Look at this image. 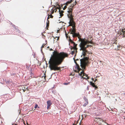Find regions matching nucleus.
<instances>
[{"label":"nucleus","instance_id":"6","mask_svg":"<svg viewBox=\"0 0 125 125\" xmlns=\"http://www.w3.org/2000/svg\"><path fill=\"white\" fill-rule=\"evenodd\" d=\"M80 66L82 68H85L86 63L85 62L84 60L83 59H82L80 60Z\"/></svg>","mask_w":125,"mask_h":125},{"label":"nucleus","instance_id":"26","mask_svg":"<svg viewBox=\"0 0 125 125\" xmlns=\"http://www.w3.org/2000/svg\"><path fill=\"white\" fill-rule=\"evenodd\" d=\"M124 94H125V93Z\"/></svg>","mask_w":125,"mask_h":125},{"label":"nucleus","instance_id":"13","mask_svg":"<svg viewBox=\"0 0 125 125\" xmlns=\"http://www.w3.org/2000/svg\"><path fill=\"white\" fill-rule=\"evenodd\" d=\"M119 47H120V46L119 45H117V48H116L115 49H116V50H119Z\"/></svg>","mask_w":125,"mask_h":125},{"label":"nucleus","instance_id":"7","mask_svg":"<svg viewBox=\"0 0 125 125\" xmlns=\"http://www.w3.org/2000/svg\"><path fill=\"white\" fill-rule=\"evenodd\" d=\"M27 88V87L26 86H23L22 87V89L23 91L24 92Z\"/></svg>","mask_w":125,"mask_h":125},{"label":"nucleus","instance_id":"21","mask_svg":"<svg viewBox=\"0 0 125 125\" xmlns=\"http://www.w3.org/2000/svg\"><path fill=\"white\" fill-rule=\"evenodd\" d=\"M92 80H94V79L93 78H92Z\"/></svg>","mask_w":125,"mask_h":125},{"label":"nucleus","instance_id":"24","mask_svg":"<svg viewBox=\"0 0 125 125\" xmlns=\"http://www.w3.org/2000/svg\"><path fill=\"white\" fill-rule=\"evenodd\" d=\"M73 125H75L74 124H73Z\"/></svg>","mask_w":125,"mask_h":125},{"label":"nucleus","instance_id":"12","mask_svg":"<svg viewBox=\"0 0 125 125\" xmlns=\"http://www.w3.org/2000/svg\"><path fill=\"white\" fill-rule=\"evenodd\" d=\"M76 68L78 70V72H79V71L81 70V69H80L78 66H77L76 67Z\"/></svg>","mask_w":125,"mask_h":125},{"label":"nucleus","instance_id":"23","mask_svg":"<svg viewBox=\"0 0 125 125\" xmlns=\"http://www.w3.org/2000/svg\"><path fill=\"white\" fill-rule=\"evenodd\" d=\"M58 38H57V40H58Z\"/></svg>","mask_w":125,"mask_h":125},{"label":"nucleus","instance_id":"16","mask_svg":"<svg viewBox=\"0 0 125 125\" xmlns=\"http://www.w3.org/2000/svg\"><path fill=\"white\" fill-rule=\"evenodd\" d=\"M38 105L37 104H36L34 107L36 109V108L37 107H38Z\"/></svg>","mask_w":125,"mask_h":125},{"label":"nucleus","instance_id":"19","mask_svg":"<svg viewBox=\"0 0 125 125\" xmlns=\"http://www.w3.org/2000/svg\"><path fill=\"white\" fill-rule=\"evenodd\" d=\"M97 80V79H96L94 81V82H95Z\"/></svg>","mask_w":125,"mask_h":125},{"label":"nucleus","instance_id":"25","mask_svg":"<svg viewBox=\"0 0 125 125\" xmlns=\"http://www.w3.org/2000/svg\"><path fill=\"white\" fill-rule=\"evenodd\" d=\"M38 108H39V107H38Z\"/></svg>","mask_w":125,"mask_h":125},{"label":"nucleus","instance_id":"17","mask_svg":"<svg viewBox=\"0 0 125 125\" xmlns=\"http://www.w3.org/2000/svg\"><path fill=\"white\" fill-rule=\"evenodd\" d=\"M50 106H47V109H48L49 108Z\"/></svg>","mask_w":125,"mask_h":125},{"label":"nucleus","instance_id":"3","mask_svg":"<svg viewBox=\"0 0 125 125\" xmlns=\"http://www.w3.org/2000/svg\"><path fill=\"white\" fill-rule=\"evenodd\" d=\"M80 41L81 42L80 44V50L82 51V55L84 57L87 52L86 48L91 45H88L89 44H92V42L91 41H89L88 40L85 39H80Z\"/></svg>","mask_w":125,"mask_h":125},{"label":"nucleus","instance_id":"5","mask_svg":"<svg viewBox=\"0 0 125 125\" xmlns=\"http://www.w3.org/2000/svg\"><path fill=\"white\" fill-rule=\"evenodd\" d=\"M74 43V46L73 48L74 49L73 51H72L71 52V54L72 55L73 54H75L74 56H75L76 55V53L77 52L76 50L77 48H76L77 44H76L74 43Z\"/></svg>","mask_w":125,"mask_h":125},{"label":"nucleus","instance_id":"15","mask_svg":"<svg viewBox=\"0 0 125 125\" xmlns=\"http://www.w3.org/2000/svg\"><path fill=\"white\" fill-rule=\"evenodd\" d=\"M45 77H46V76H45V75L44 74V76H42V78H43L45 80Z\"/></svg>","mask_w":125,"mask_h":125},{"label":"nucleus","instance_id":"9","mask_svg":"<svg viewBox=\"0 0 125 125\" xmlns=\"http://www.w3.org/2000/svg\"><path fill=\"white\" fill-rule=\"evenodd\" d=\"M72 1V0H71L70 1H68L67 2H66V3H65V4H66V5H65L64 6V8H66V5L68 4H69V3H70L71 2V1Z\"/></svg>","mask_w":125,"mask_h":125},{"label":"nucleus","instance_id":"22","mask_svg":"<svg viewBox=\"0 0 125 125\" xmlns=\"http://www.w3.org/2000/svg\"><path fill=\"white\" fill-rule=\"evenodd\" d=\"M75 62L76 64V65H77V63H76V62Z\"/></svg>","mask_w":125,"mask_h":125},{"label":"nucleus","instance_id":"10","mask_svg":"<svg viewBox=\"0 0 125 125\" xmlns=\"http://www.w3.org/2000/svg\"><path fill=\"white\" fill-rule=\"evenodd\" d=\"M47 106H50L51 105V103L50 100H49L47 102Z\"/></svg>","mask_w":125,"mask_h":125},{"label":"nucleus","instance_id":"2","mask_svg":"<svg viewBox=\"0 0 125 125\" xmlns=\"http://www.w3.org/2000/svg\"><path fill=\"white\" fill-rule=\"evenodd\" d=\"M76 1H75L74 3V4L73 5H72L70 6V8H68L67 11L68 13L67 14V16L70 19V21L69 22V26H72V29H71H71L70 30V32L73 35V37L78 36L79 35V34L75 33V29L74 23L73 20V18L72 16V8L74 6L76 5Z\"/></svg>","mask_w":125,"mask_h":125},{"label":"nucleus","instance_id":"18","mask_svg":"<svg viewBox=\"0 0 125 125\" xmlns=\"http://www.w3.org/2000/svg\"><path fill=\"white\" fill-rule=\"evenodd\" d=\"M104 125H108V124L107 123H105V124Z\"/></svg>","mask_w":125,"mask_h":125},{"label":"nucleus","instance_id":"4","mask_svg":"<svg viewBox=\"0 0 125 125\" xmlns=\"http://www.w3.org/2000/svg\"><path fill=\"white\" fill-rule=\"evenodd\" d=\"M79 75L81 76V77H82L83 78L86 80L89 78V77L86 74L84 73L83 71H82L80 73H79Z\"/></svg>","mask_w":125,"mask_h":125},{"label":"nucleus","instance_id":"11","mask_svg":"<svg viewBox=\"0 0 125 125\" xmlns=\"http://www.w3.org/2000/svg\"><path fill=\"white\" fill-rule=\"evenodd\" d=\"M96 119H97V121H102V122L103 121V120L102 119H101L99 118H96ZM100 123H101V122Z\"/></svg>","mask_w":125,"mask_h":125},{"label":"nucleus","instance_id":"14","mask_svg":"<svg viewBox=\"0 0 125 125\" xmlns=\"http://www.w3.org/2000/svg\"><path fill=\"white\" fill-rule=\"evenodd\" d=\"M49 17L50 18H52L53 17V16L51 14H50L49 16L48 17V18H49Z\"/></svg>","mask_w":125,"mask_h":125},{"label":"nucleus","instance_id":"1","mask_svg":"<svg viewBox=\"0 0 125 125\" xmlns=\"http://www.w3.org/2000/svg\"><path fill=\"white\" fill-rule=\"evenodd\" d=\"M53 53L52 55H51L49 61L50 69L54 70H59L60 68L57 67L56 66L60 64L63 59L65 57H67L68 55L63 52L59 53L57 52L54 51L53 52Z\"/></svg>","mask_w":125,"mask_h":125},{"label":"nucleus","instance_id":"20","mask_svg":"<svg viewBox=\"0 0 125 125\" xmlns=\"http://www.w3.org/2000/svg\"><path fill=\"white\" fill-rule=\"evenodd\" d=\"M88 104V102H87L86 103V105L87 104Z\"/></svg>","mask_w":125,"mask_h":125},{"label":"nucleus","instance_id":"8","mask_svg":"<svg viewBox=\"0 0 125 125\" xmlns=\"http://www.w3.org/2000/svg\"><path fill=\"white\" fill-rule=\"evenodd\" d=\"M90 84L93 87H96V88L97 87L94 85V83H93L92 82H90Z\"/></svg>","mask_w":125,"mask_h":125}]
</instances>
